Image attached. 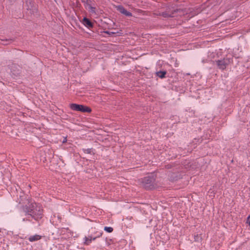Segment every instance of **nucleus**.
<instances>
[{
	"label": "nucleus",
	"instance_id": "nucleus-7",
	"mask_svg": "<svg viewBox=\"0 0 250 250\" xmlns=\"http://www.w3.org/2000/svg\"><path fill=\"white\" fill-rule=\"evenodd\" d=\"M42 236L41 235L38 234H35L34 235L30 236L28 238V240L31 242H33L40 240Z\"/></svg>",
	"mask_w": 250,
	"mask_h": 250
},
{
	"label": "nucleus",
	"instance_id": "nucleus-14",
	"mask_svg": "<svg viewBox=\"0 0 250 250\" xmlns=\"http://www.w3.org/2000/svg\"><path fill=\"white\" fill-rule=\"evenodd\" d=\"M247 223L248 224L249 226H250V215L247 217Z\"/></svg>",
	"mask_w": 250,
	"mask_h": 250
},
{
	"label": "nucleus",
	"instance_id": "nucleus-6",
	"mask_svg": "<svg viewBox=\"0 0 250 250\" xmlns=\"http://www.w3.org/2000/svg\"><path fill=\"white\" fill-rule=\"evenodd\" d=\"M116 9L121 13L125 15L126 16L131 17L132 16V13L129 11H127L122 5L117 6Z\"/></svg>",
	"mask_w": 250,
	"mask_h": 250
},
{
	"label": "nucleus",
	"instance_id": "nucleus-10",
	"mask_svg": "<svg viewBox=\"0 0 250 250\" xmlns=\"http://www.w3.org/2000/svg\"><path fill=\"white\" fill-rule=\"evenodd\" d=\"M202 237L200 235L196 234L194 236V240L195 242H200L201 241Z\"/></svg>",
	"mask_w": 250,
	"mask_h": 250
},
{
	"label": "nucleus",
	"instance_id": "nucleus-1",
	"mask_svg": "<svg viewBox=\"0 0 250 250\" xmlns=\"http://www.w3.org/2000/svg\"><path fill=\"white\" fill-rule=\"evenodd\" d=\"M22 209L25 215H30L35 220L42 218V209L41 206L32 201H29L28 205L23 206Z\"/></svg>",
	"mask_w": 250,
	"mask_h": 250
},
{
	"label": "nucleus",
	"instance_id": "nucleus-5",
	"mask_svg": "<svg viewBox=\"0 0 250 250\" xmlns=\"http://www.w3.org/2000/svg\"><path fill=\"white\" fill-rule=\"evenodd\" d=\"M95 236L92 237V236H85L84 238L83 243L84 245H89L92 240H95L97 238H99L102 236L103 232L102 231H97L95 233Z\"/></svg>",
	"mask_w": 250,
	"mask_h": 250
},
{
	"label": "nucleus",
	"instance_id": "nucleus-12",
	"mask_svg": "<svg viewBox=\"0 0 250 250\" xmlns=\"http://www.w3.org/2000/svg\"><path fill=\"white\" fill-rule=\"evenodd\" d=\"M88 8V10H89L90 12H91L92 13H96L95 8L93 7V6H92L91 5H89Z\"/></svg>",
	"mask_w": 250,
	"mask_h": 250
},
{
	"label": "nucleus",
	"instance_id": "nucleus-8",
	"mask_svg": "<svg viewBox=\"0 0 250 250\" xmlns=\"http://www.w3.org/2000/svg\"><path fill=\"white\" fill-rule=\"evenodd\" d=\"M166 74V71H160L156 73V75L160 78H164Z\"/></svg>",
	"mask_w": 250,
	"mask_h": 250
},
{
	"label": "nucleus",
	"instance_id": "nucleus-15",
	"mask_svg": "<svg viewBox=\"0 0 250 250\" xmlns=\"http://www.w3.org/2000/svg\"><path fill=\"white\" fill-rule=\"evenodd\" d=\"M66 141H67V140H66V138H65L63 140V142H63V143H64V142H66Z\"/></svg>",
	"mask_w": 250,
	"mask_h": 250
},
{
	"label": "nucleus",
	"instance_id": "nucleus-4",
	"mask_svg": "<svg viewBox=\"0 0 250 250\" xmlns=\"http://www.w3.org/2000/svg\"><path fill=\"white\" fill-rule=\"evenodd\" d=\"M70 108L74 111H81L83 112L89 113L91 111V109L88 106H85L81 104H70Z\"/></svg>",
	"mask_w": 250,
	"mask_h": 250
},
{
	"label": "nucleus",
	"instance_id": "nucleus-2",
	"mask_svg": "<svg viewBox=\"0 0 250 250\" xmlns=\"http://www.w3.org/2000/svg\"><path fill=\"white\" fill-rule=\"evenodd\" d=\"M141 184L142 186L146 189L154 188L156 186L155 177L153 175L145 177L142 179Z\"/></svg>",
	"mask_w": 250,
	"mask_h": 250
},
{
	"label": "nucleus",
	"instance_id": "nucleus-9",
	"mask_svg": "<svg viewBox=\"0 0 250 250\" xmlns=\"http://www.w3.org/2000/svg\"><path fill=\"white\" fill-rule=\"evenodd\" d=\"M84 24L88 27H92L93 25L91 22L86 18H83Z\"/></svg>",
	"mask_w": 250,
	"mask_h": 250
},
{
	"label": "nucleus",
	"instance_id": "nucleus-11",
	"mask_svg": "<svg viewBox=\"0 0 250 250\" xmlns=\"http://www.w3.org/2000/svg\"><path fill=\"white\" fill-rule=\"evenodd\" d=\"M104 230L107 232L110 233L113 231V229L112 227H105L104 228Z\"/></svg>",
	"mask_w": 250,
	"mask_h": 250
},
{
	"label": "nucleus",
	"instance_id": "nucleus-16",
	"mask_svg": "<svg viewBox=\"0 0 250 250\" xmlns=\"http://www.w3.org/2000/svg\"><path fill=\"white\" fill-rule=\"evenodd\" d=\"M26 220L25 218L22 219V221H25Z\"/></svg>",
	"mask_w": 250,
	"mask_h": 250
},
{
	"label": "nucleus",
	"instance_id": "nucleus-3",
	"mask_svg": "<svg viewBox=\"0 0 250 250\" xmlns=\"http://www.w3.org/2000/svg\"><path fill=\"white\" fill-rule=\"evenodd\" d=\"M232 58L226 57L223 59L216 61V62L218 68L223 70L226 68L229 64L232 63Z\"/></svg>",
	"mask_w": 250,
	"mask_h": 250
},
{
	"label": "nucleus",
	"instance_id": "nucleus-13",
	"mask_svg": "<svg viewBox=\"0 0 250 250\" xmlns=\"http://www.w3.org/2000/svg\"><path fill=\"white\" fill-rule=\"evenodd\" d=\"M83 150L84 153L90 154L91 152L92 148L83 149Z\"/></svg>",
	"mask_w": 250,
	"mask_h": 250
}]
</instances>
